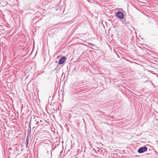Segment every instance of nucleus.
<instances>
[{"label": "nucleus", "instance_id": "nucleus-1", "mask_svg": "<svg viewBox=\"0 0 158 158\" xmlns=\"http://www.w3.org/2000/svg\"><path fill=\"white\" fill-rule=\"evenodd\" d=\"M148 150V148L146 147H143L139 148L138 150V152L139 153H142L147 151Z\"/></svg>", "mask_w": 158, "mask_h": 158}, {"label": "nucleus", "instance_id": "nucleus-2", "mask_svg": "<svg viewBox=\"0 0 158 158\" xmlns=\"http://www.w3.org/2000/svg\"><path fill=\"white\" fill-rule=\"evenodd\" d=\"M116 16L119 19H123L124 17V14L121 12L118 11L116 14Z\"/></svg>", "mask_w": 158, "mask_h": 158}, {"label": "nucleus", "instance_id": "nucleus-3", "mask_svg": "<svg viewBox=\"0 0 158 158\" xmlns=\"http://www.w3.org/2000/svg\"><path fill=\"white\" fill-rule=\"evenodd\" d=\"M66 58L65 56H63L61 57L59 60V64H63L65 61Z\"/></svg>", "mask_w": 158, "mask_h": 158}, {"label": "nucleus", "instance_id": "nucleus-4", "mask_svg": "<svg viewBox=\"0 0 158 158\" xmlns=\"http://www.w3.org/2000/svg\"><path fill=\"white\" fill-rule=\"evenodd\" d=\"M31 133V129H28L27 134V136L28 137H30Z\"/></svg>", "mask_w": 158, "mask_h": 158}, {"label": "nucleus", "instance_id": "nucleus-5", "mask_svg": "<svg viewBox=\"0 0 158 158\" xmlns=\"http://www.w3.org/2000/svg\"><path fill=\"white\" fill-rule=\"evenodd\" d=\"M29 137H28L27 136V138H26V143H25V144H26V148H27V146H28V142H29Z\"/></svg>", "mask_w": 158, "mask_h": 158}, {"label": "nucleus", "instance_id": "nucleus-6", "mask_svg": "<svg viewBox=\"0 0 158 158\" xmlns=\"http://www.w3.org/2000/svg\"><path fill=\"white\" fill-rule=\"evenodd\" d=\"M122 21L123 23L126 24L128 23V22L126 21V18L123 19Z\"/></svg>", "mask_w": 158, "mask_h": 158}, {"label": "nucleus", "instance_id": "nucleus-7", "mask_svg": "<svg viewBox=\"0 0 158 158\" xmlns=\"http://www.w3.org/2000/svg\"><path fill=\"white\" fill-rule=\"evenodd\" d=\"M42 122V120H39L38 119V121L36 122V124L37 125H38L40 123H41Z\"/></svg>", "mask_w": 158, "mask_h": 158}, {"label": "nucleus", "instance_id": "nucleus-8", "mask_svg": "<svg viewBox=\"0 0 158 158\" xmlns=\"http://www.w3.org/2000/svg\"><path fill=\"white\" fill-rule=\"evenodd\" d=\"M88 44H89V45H91V46H94V44H92L91 43H89Z\"/></svg>", "mask_w": 158, "mask_h": 158}, {"label": "nucleus", "instance_id": "nucleus-9", "mask_svg": "<svg viewBox=\"0 0 158 158\" xmlns=\"http://www.w3.org/2000/svg\"><path fill=\"white\" fill-rule=\"evenodd\" d=\"M28 129H31V124H29L28 125Z\"/></svg>", "mask_w": 158, "mask_h": 158}, {"label": "nucleus", "instance_id": "nucleus-10", "mask_svg": "<svg viewBox=\"0 0 158 158\" xmlns=\"http://www.w3.org/2000/svg\"><path fill=\"white\" fill-rule=\"evenodd\" d=\"M11 149H12L11 148H10L8 149V150H11Z\"/></svg>", "mask_w": 158, "mask_h": 158}, {"label": "nucleus", "instance_id": "nucleus-11", "mask_svg": "<svg viewBox=\"0 0 158 158\" xmlns=\"http://www.w3.org/2000/svg\"><path fill=\"white\" fill-rule=\"evenodd\" d=\"M29 124H31V121L29 123Z\"/></svg>", "mask_w": 158, "mask_h": 158}]
</instances>
